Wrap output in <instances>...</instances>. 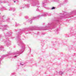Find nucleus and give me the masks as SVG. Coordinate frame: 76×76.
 Wrapping results in <instances>:
<instances>
[{
    "mask_svg": "<svg viewBox=\"0 0 76 76\" xmlns=\"http://www.w3.org/2000/svg\"><path fill=\"white\" fill-rule=\"evenodd\" d=\"M22 34V31H19L17 33V38H18V40L17 42V44L19 46H21V45H23V46L22 47V49L21 50H20L19 51H17L15 53H10L7 55H3L1 56H0V61H1L2 60V59L6 57H7V56H14V57H17L18 56V55H19V54H22V53L23 52V51H24L25 48V45L24 44V43L22 42L20 39L19 38L20 35H21Z\"/></svg>",
    "mask_w": 76,
    "mask_h": 76,
    "instance_id": "1",
    "label": "nucleus"
},
{
    "mask_svg": "<svg viewBox=\"0 0 76 76\" xmlns=\"http://www.w3.org/2000/svg\"><path fill=\"white\" fill-rule=\"evenodd\" d=\"M3 46H0V51H3Z\"/></svg>",
    "mask_w": 76,
    "mask_h": 76,
    "instance_id": "12",
    "label": "nucleus"
},
{
    "mask_svg": "<svg viewBox=\"0 0 76 76\" xmlns=\"http://www.w3.org/2000/svg\"><path fill=\"white\" fill-rule=\"evenodd\" d=\"M7 27H8L7 25H5L3 26L1 28H0V29H2L3 31L4 30H6L7 29L6 28H7Z\"/></svg>",
    "mask_w": 76,
    "mask_h": 76,
    "instance_id": "8",
    "label": "nucleus"
},
{
    "mask_svg": "<svg viewBox=\"0 0 76 76\" xmlns=\"http://www.w3.org/2000/svg\"><path fill=\"white\" fill-rule=\"evenodd\" d=\"M43 34V35H44V34Z\"/></svg>",
    "mask_w": 76,
    "mask_h": 76,
    "instance_id": "34",
    "label": "nucleus"
},
{
    "mask_svg": "<svg viewBox=\"0 0 76 76\" xmlns=\"http://www.w3.org/2000/svg\"><path fill=\"white\" fill-rule=\"evenodd\" d=\"M3 37H1V35H0V41H3Z\"/></svg>",
    "mask_w": 76,
    "mask_h": 76,
    "instance_id": "13",
    "label": "nucleus"
},
{
    "mask_svg": "<svg viewBox=\"0 0 76 76\" xmlns=\"http://www.w3.org/2000/svg\"><path fill=\"white\" fill-rule=\"evenodd\" d=\"M11 76H15V73H13L11 74Z\"/></svg>",
    "mask_w": 76,
    "mask_h": 76,
    "instance_id": "18",
    "label": "nucleus"
},
{
    "mask_svg": "<svg viewBox=\"0 0 76 76\" xmlns=\"http://www.w3.org/2000/svg\"><path fill=\"white\" fill-rule=\"evenodd\" d=\"M37 7H39V6H37Z\"/></svg>",
    "mask_w": 76,
    "mask_h": 76,
    "instance_id": "32",
    "label": "nucleus"
},
{
    "mask_svg": "<svg viewBox=\"0 0 76 76\" xmlns=\"http://www.w3.org/2000/svg\"><path fill=\"white\" fill-rule=\"evenodd\" d=\"M15 10L16 9L15 8H10V9H8V10H9V11H11V10H13V12H14V11H15Z\"/></svg>",
    "mask_w": 76,
    "mask_h": 76,
    "instance_id": "9",
    "label": "nucleus"
},
{
    "mask_svg": "<svg viewBox=\"0 0 76 76\" xmlns=\"http://www.w3.org/2000/svg\"><path fill=\"white\" fill-rule=\"evenodd\" d=\"M56 9V7H52L51 9L52 10H53V9Z\"/></svg>",
    "mask_w": 76,
    "mask_h": 76,
    "instance_id": "20",
    "label": "nucleus"
},
{
    "mask_svg": "<svg viewBox=\"0 0 76 76\" xmlns=\"http://www.w3.org/2000/svg\"><path fill=\"white\" fill-rule=\"evenodd\" d=\"M67 2H68L67 0H65V2H64L63 4H66V3H67Z\"/></svg>",
    "mask_w": 76,
    "mask_h": 76,
    "instance_id": "15",
    "label": "nucleus"
},
{
    "mask_svg": "<svg viewBox=\"0 0 76 76\" xmlns=\"http://www.w3.org/2000/svg\"><path fill=\"white\" fill-rule=\"evenodd\" d=\"M12 15H14V14H12Z\"/></svg>",
    "mask_w": 76,
    "mask_h": 76,
    "instance_id": "33",
    "label": "nucleus"
},
{
    "mask_svg": "<svg viewBox=\"0 0 76 76\" xmlns=\"http://www.w3.org/2000/svg\"><path fill=\"white\" fill-rule=\"evenodd\" d=\"M28 16H25V18L26 19H28Z\"/></svg>",
    "mask_w": 76,
    "mask_h": 76,
    "instance_id": "23",
    "label": "nucleus"
},
{
    "mask_svg": "<svg viewBox=\"0 0 76 76\" xmlns=\"http://www.w3.org/2000/svg\"><path fill=\"white\" fill-rule=\"evenodd\" d=\"M15 24L16 26H20V24H18L16 23H15Z\"/></svg>",
    "mask_w": 76,
    "mask_h": 76,
    "instance_id": "19",
    "label": "nucleus"
},
{
    "mask_svg": "<svg viewBox=\"0 0 76 76\" xmlns=\"http://www.w3.org/2000/svg\"><path fill=\"white\" fill-rule=\"evenodd\" d=\"M46 2H48V1H49V0H46Z\"/></svg>",
    "mask_w": 76,
    "mask_h": 76,
    "instance_id": "27",
    "label": "nucleus"
},
{
    "mask_svg": "<svg viewBox=\"0 0 76 76\" xmlns=\"http://www.w3.org/2000/svg\"><path fill=\"white\" fill-rule=\"evenodd\" d=\"M10 57L11 58V57H12V56H8V58H10Z\"/></svg>",
    "mask_w": 76,
    "mask_h": 76,
    "instance_id": "30",
    "label": "nucleus"
},
{
    "mask_svg": "<svg viewBox=\"0 0 76 76\" xmlns=\"http://www.w3.org/2000/svg\"><path fill=\"white\" fill-rule=\"evenodd\" d=\"M31 6H36L39 5V1L37 0H30Z\"/></svg>",
    "mask_w": 76,
    "mask_h": 76,
    "instance_id": "6",
    "label": "nucleus"
},
{
    "mask_svg": "<svg viewBox=\"0 0 76 76\" xmlns=\"http://www.w3.org/2000/svg\"><path fill=\"white\" fill-rule=\"evenodd\" d=\"M45 3H47V2H45Z\"/></svg>",
    "mask_w": 76,
    "mask_h": 76,
    "instance_id": "35",
    "label": "nucleus"
},
{
    "mask_svg": "<svg viewBox=\"0 0 76 76\" xmlns=\"http://www.w3.org/2000/svg\"><path fill=\"white\" fill-rule=\"evenodd\" d=\"M56 23H49L48 24L47 26H46L45 27V28H39L38 27L34 26L31 27L30 28V31H33V30H34L36 31L37 30L41 31V30H45L48 29H54V28H56L55 31L56 32H57V34H58V31H59V29L56 28Z\"/></svg>",
    "mask_w": 76,
    "mask_h": 76,
    "instance_id": "2",
    "label": "nucleus"
},
{
    "mask_svg": "<svg viewBox=\"0 0 76 76\" xmlns=\"http://www.w3.org/2000/svg\"><path fill=\"white\" fill-rule=\"evenodd\" d=\"M13 37H12L11 38V39H13Z\"/></svg>",
    "mask_w": 76,
    "mask_h": 76,
    "instance_id": "31",
    "label": "nucleus"
},
{
    "mask_svg": "<svg viewBox=\"0 0 76 76\" xmlns=\"http://www.w3.org/2000/svg\"><path fill=\"white\" fill-rule=\"evenodd\" d=\"M12 34V33L9 31V32L7 33L5 35L6 39H4V42L5 43V45L7 47H9V46L11 45V42L9 40L8 38V37L11 36Z\"/></svg>",
    "mask_w": 76,
    "mask_h": 76,
    "instance_id": "4",
    "label": "nucleus"
},
{
    "mask_svg": "<svg viewBox=\"0 0 76 76\" xmlns=\"http://www.w3.org/2000/svg\"><path fill=\"white\" fill-rule=\"evenodd\" d=\"M63 4H60L59 5V7H61V6H62V5H63Z\"/></svg>",
    "mask_w": 76,
    "mask_h": 76,
    "instance_id": "22",
    "label": "nucleus"
},
{
    "mask_svg": "<svg viewBox=\"0 0 76 76\" xmlns=\"http://www.w3.org/2000/svg\"><path fill=\"white\" fill-rule=\"evenodd\" d=\"M3 3H6V1H4Z\"/></svg>",
    "mask_w": 76,
    "mask_h": 76,
    "instance_id": "28",
    "label": "nucleus"
},
{
    "mask_svg": "<svg viewBox=\"0 0 76 76\" xmlns=\"http://www.w3.org/2000/svg\"><path fill=\"white\" fill-rule=\"evenodd\" d=\"M75 13V11H73L71 12L70 13H66V12H64L63 13H61L60 15V18H57V19L55 21V22L57 23H59V20H60L61 19L64 18L66 19V18H65V17H66L67 16H69L68 18H71V16L70 15H72L73 14Z\"/></svg>",
    "mask_w": 76,
    "mask_h": 76,
    "instance_id": "3",
    "label": "nucleus"
},
{
    "mask_svg": "<svg viewBox=\"0 0 76 76\" xmlns=\"http://www.w3.org/2000/svg\"><path fill=\"white\" fill-rule=\"evenodd\" d=\"M63 73L61 71H60L59 72L60 75H62V74H63Z\"/></svg>",
    "mask_w": 76,
    "mask_h": 76,
    "instance_id": "21",
    "label": "nucleus"
},
{
    "mask_svg": "<svg viewBox=\"0 0 76 76\" xmlns=\"http://www.w3.org/2000/svg\"><path fill=\"white\" fill-rule=\"evenodd\" d=\"M37 11H39V10L38 9H37V10H36Z\"/></svg>",
    "mask_w": 76,
    "mask_h": 76,
    "instance_id": "29",
    "label": "nucleus"
},
{
    "mask_svg": "<svg viewBox=\"0 0 76 76\" xmlns=\"http://www.w3.org/2000/svg\"><path fill=\"white\" fill-rule=\"evenodd\" d=\"M9 20H10V18H8V20L7 19L6 20V15H1L0 18V22L1 21H2L3 22H9Z\"/></svg>",
    "mask_w": 76,
    "mask_h": 76,
    "instance_id": "7",
    "label": "nucleus"
},
{
    "mask_svg": "<svg viewBox=\"0 0 76 76\" xmlns=\"http://www.w3.org/2000/svg\"><path fill=\"white\" fill-rule=\"evenodd\" d=\"M26 6L27 7V8H29V4H28L26 5L25 4H24L23 5V6H24V7H23L22 8H23V9H24L25 7Z\"/></svg>",
    "mask_w": 76,
    "mask_h": 76,
    "instance_id": "10",
    "label": "nucleus"
},
{
    "mask_svg": "<svg viewBox=\"0 0 76 76\" xmlns=\"http://www.w3.org/2000/svg\"><path fill=\"white\" fill-rule=\"evenodd\" d=\"M28 29L27 28H24L23 29H22L21 31H25V30H26V29Z\"/></svg>",
    "mask_w": 76,
    "mask_h": 76,
    "instance_id": "17",
    "label": "nucleus"
},
{
    "mask_svg": "<svg viewBox=\"0 0 76 76\" xmlns=\"http://www.w3.org/2000/svg\"><path fill=\"white\" fill-rule=\"evenodd\" d=\"M20 65H22V66H23V65H24V64H23L22 63H20Z\"/></svg>",
    "mask_w": 76,
    "mask_h": 76,
    "instance_id": "24",
    "label": "nucleus"
},
{
    "mask_svg": "<svg viewBox=\"0 0 76 76\" xmlns=\"http://www.w3.org/2000/svg\"><path fill=\"white\" fill-rule=\"evenodd\" d=\"M47 13L46 12L43 13L42 15H39L37 17H34L33 18H32L29 19L28 20V22L29 23H32V20H34L35 19H39V18H40V17L41 16H47Z\"/></svg>",
    "mask_w": 76,
    "mask_h": 76,
    "instance_id": "5",
    "label": "nucleus"
},
{
    "mask_svg": "<svg viewBox=\"0 0 76 76\" xmlns=\"http://www.w3.org/2000/svg\"><path fill=\"white\" fill-rule=\"evenodd\" d=\"M54 1H56V2H58V3H60V1L58 0H54Z\"/></svg>",
    "mask_w": 76,
    "mask_h": 76,
    "instance_id": "16",
    "label": "nucleus"
},
{
    "mask_svg": "<svg viewBox=\"0 0 76 76\" xmlns=\"http://www.w3.org/2000/svg\"><path fill=\"white\" fill-rule=\"evenodd\" d=\"M13 1L14 3H15V2H16L15 1H17V0H13Z\"/></svg>",
    "mask_w": 76,
    "mask_h": 76,
    "instance_id": "25",
    "label": "nucleus"
},
{
    "mask_svg": "<svg viewBox=\"0 0 76 76\" xmlns=\"http://www.w3.org/2000/svg\"><path fill=\"white\" fill-rule=\"evenodd\" d=\"M45 2H43V7L45 8H46V5H44V4H45Z\"/></svg>",
    "mask_w": 76,
    "mask_h": 76,
    "instance_id": "14",
    "label": "nucleus"
},
{
    "mask_svg": "<svg viewBox=\"0 0 76 76\" xmlns=\"http://www.w3.org/2000/svg\"><path fill=\"white\" fill-rule=\"evenodd\" d=\"M3 3V2L1 1L0 0V3Z\"/></svg>",
    "mask_w": 76,
    "mask_h": 76,
    "instance_id": "26",
    "label": "nucleus"
},
{
    "mask_svg": "<svg viewBox=\"0 0 76 76\" xmlns=\"http://www.w3.org/2000/svg\"><path fill=\"white\" fill-rule=\"evenodd\" d=\"M6 8L4 7H1L0 8V10L1 11H3V10H4Z\"/></svg>",
    "mask_w": 76,
    "mask_h": 76,
    "instance_id": "11",
    "label": "nucleus"
}]
</instances>
